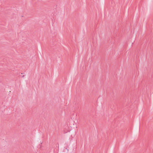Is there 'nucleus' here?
<instances>
[{"label": "nucleus", "mask_w": 153, "mask_h": 153, "mask_svg": "<svg viewBox=\"0 0 153 153\" xmlns=\"http://www.w3.org/2000/svg\"><path fill=\"white\" fill-rule=\"evenodd\" d=\"M24 75L22 76V77H24Z\"/></svg>", "instance_id": "nucleus-1"}]
</instances>
